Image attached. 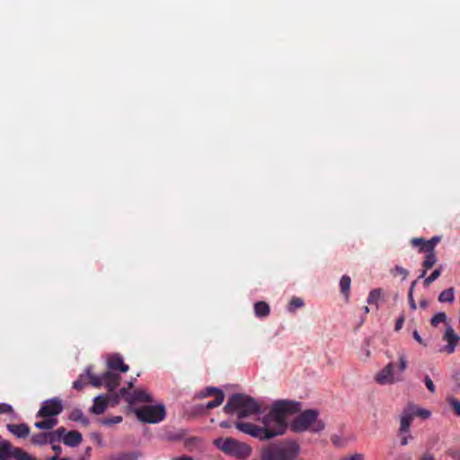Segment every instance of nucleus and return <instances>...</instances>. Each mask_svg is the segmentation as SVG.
<instances>
[{"label": "nucleus", "mask_w": 460, "mask_h": 460, "mask_svg": "<svg viewBox=\"0 0 460 460\" xmlns=\"http://www.w3.org/2000/svg\"><path fill=\"white\" fill-rule=\"evenodd\" d=\"M301 411V403L291 400H279L273 403L270 412L262 419L265 425H272L278 435H283L288 428L289 416Z\"/></svg>", "instance_id": "obj_1"}, {"label": "nucleus", "mask_w": 460, "mask_h": 460, "mask_svg": "<svg viewBox=\"0 0 460 460\" xmlns=\"http://www.w3.org/2000/svg\"><path fill=\"white\" fill-rule=\"evenodd\" d=\"M87 379L93 386L100 387L103 385L109 392H112L119 386L121 377L119 374L111 371H105L101 376H95L93 374V367L89 366L86 367L85 373L81 374L78 379L73 383V388L82 390Z\"/></svg>", "instance_id": "obj_2"}, {"label": "nucleus", "mask_w": 460, "mask_h": 460, "mask_svg": "<svg viewBox=\"0 0 460 460\" xmlns=\"http://www.w3.org/2000/svg\"><path fill=\"white\" fill-rule=\"evenodd\" d=\"M224 411L227 414L235 412L240 419L247 418L258 414L261 411V404L249 395L234 394L224 406Z\"/></svg>", "instance_id": "obj_3"}, {"label": "nucleus", "mask_w": 460, "mask_h": 460, "mask_svg": "<svg viewBox=\"0 0 460 460\" xmlns=\"http://www.w3.org/2000/svg\"><path fill=\"white\" fill-rule=\"evenodd\" d=\"M299 453V446L293 441L271 444L261 450V460H293Z\"/></svg>", "instance_id": "obj_4"}, {"label": "nucleus", "mask_w": 460, "mask_h": 460, "mask_svg": "<svg viewBox=\"0 0 460 460\" xmlns=\"http://www.w3.org/2000/svg\"><path fill=\"white\" fill-rule=\"evenodd\" d=\"M215 446L224 453L238 458H244L251 453V447L232 438H219L214 441Z\"/></svg>", "instance_id": "obj_5"}, {"label": "nucleus", "mask_w": 460, "mask_h": 460, "mask_svg": "<svg viewBox=\"0 0 460 460\" xmlns=\"http://www.w3.org/2000/svg\"><path fill=\"white\" fill-rule=\"evenodd\" d=\"M235 427L240 431L260 440H267L279 436L272 425L263 424V427H259L250 422L238 421L235 423Z\"/></svg>", "instance_id": "obj_6"}, {"label": "nucleus", "mask_w": 460, "mask_h": 460, "mask_svg": "<svg viewBox=\"0 0 460 460\" xmlns=\"http://www.w3.org/2000/svg\"><path fill=\"white\" fill-rule=\"evenodd\" d=\"M137 419L145 423H158L165 418V408L163 404L144 406L136 411Z\"/></svg>", "instance_id": "obj_7"}, {"label": "nucleus", "mask_w": 460, "mask_h": 460, "mask_svg": "<svg viewBox=\"0 0 460 460\" xmlns=\"http://www.w3.org/2000/svg\"><path fill=\"white\" fill-rule=\"evenodd\" d=\"M119 398H123L128 404L151 402L153 401L151 395L146 390L137 389L130 393L126 387L120 388L119 394L112 395L114 403H118Z\"/></svg>", "instance_id": "obj_8"}, {"label": "nucleus", "mask_w": 460, "mask_h": 460, "mask_svg": "<svg viewBox=\"0 0 460 460\" xmlns=\"http://www.w3.org/2000/svg\"><path fill=\"white\" fill-rule=\"evenodd\" d=\"M316 420V411L307 410L297 415L290 423V429L294 432L306 430Z\"/></svg>", "instance_id": "obj_9"}, {"label": "nucleus", "mask_w": 460, "mask_h": 460, "mask_svg": "<svg viewBox=\"0 0 460 460\" xmlns=\"http://www.w3.org/2000/svg\"><path fill=\"white\" fill-rule=\"evenodd\" d=\"M375 380L380 385H386L400 382L402 377L394 373V365L390 362L376 375Z\"/></svg>", "instance_id": "obj_10"}, {"label": "nucleus", "mask_w": 460, "mask_h": 460, "mask_svg": "<svg viewBox=\"0 0 460 460\" xmlns=\"http://www.w3.org/2000/svg\"><path fill=\"white\" fill-rule=\"evenodd\" d=\"M63 411V405L58 398L47 400L41 405L37 413V417H54L60 414Z\"/></svg>", "instance_id": "obj_11"}, {"label": "nucleus", "mask_w": 460, "mask_h": 460, "mask_svg": "<svg viewBox=\"0 0 460 460\" xmlns=\"http://www.w3.org/2000/svg\"><path fill=\"white\" fill-rule=\"evenodd\" d=\"M63 432L64 427H59L54 431L35 434L31 437V441L34 445L54 444L60 441Z\"/></svg>", "instance_id": "obj_12"}, {"label": "nucleus", "mask_w": 460, "mask_h": 460, "mask_svg": "<svg viewBox=\"0 0 460 460\" xmlns=\"http://www.w3.org/2000/svg\"><path fill=\"white\" fill-rule=\"evenodd\" d=\"M439 242V236H433L428 241L423 238H413L411 241L413 247L419 248V252H435V247Z\"/></svg>", "instance_id": "obj_13"}, {"label": "nucleus", "mask_w": 460, "mask_h": 460, "mask_svg": "<svg viewBox=\"0 0 460 460\" xmlns=\"http://www.w3.org/2000/svg\"><path fill=\"white\" fill-rule=\"evenodd\" d=\"M107 366L109 368L108 371H111L112 373H114L113 371L126 373L129 369V367L124 363L122 357L119 354L111 355L108 358Z\"/></svg>", "instance_id": "obj_14"}, {"label": "nucleus", "mask_w": 460, "mask_h": 460, "mask_svg": "<svg viewBox=\"0 0 460 460\" xmlns=\"http://www.w3.org/2000/svg\"><path fill=\"white\" fill-rule=\"evenodd\" d=\"M82 440L83 437L80 432L76 430L66 431L65 428L63 434L60 436V441L71 447L79 446Z\"/></svg>", "instance_id": "obj_15"}, {"label": "nucleus", "mask_w": 460, "mask_h": 460, "mask_svg": "<svg viewBox=\"0 0 460 460\" xmlns=\"http://www.w3.org/2000/svg\"><path fill=\"white\" fill-rule=\"evenodd\" d=\"M443 340L447 342V345L445 347V351L448 354L453 353L459 341V337L455 333L451 326H447L443 336Z\"/></svg>", "instance_id": "obj_16"}, {"label": "nucleus", "mask_w": 460, "mask_h": 460, "mask_svg": "<svg viewBox=\"0 0 460 460\" xmlns=\"http://www.w3.org/2000/svg\"><path fill=\"white\" fill-rule=\"evenodd\" d=\"M413 413L411 412V409L408 406L402 411L401 419H400V429L399 432L401 434L407 433L410 430L411 422L413 420Z\"/></svg>", "instance_id": "obj_17"}, {"label": "nucleus", "mask_w": 460, "mask_h": 460, "mask_svg": "<svg viewBox=\"0 0 460 460\" xmlns=\"http://www.w3.org/2000/svg\"><path fill=\"white\" fill-rule=\"evenodd\" d=\"M109 399L107 395H99L94 398L93 404L91 407V412L100 415L105 411L108 407Z\"/></svg>", "instance_id": "obj_18"}, {"label": "nucleus", "mask_w": 460, "mask_h": 460, "mask_svg": "<svg viewBox=\"0 0 460 460\" xmlns=\"http://www.w3.org/2000/svg\"><path fill=\"white\" fill-rule=\"evenodd\" d=\"M7 429L19 438H27L30 434V427L26 423L7 424Z\"/></svg>", "instance_id": "obj_19"}, {"label": "nucleus", "mask_w": 460, "mask_h": 460, "mask_svg": "<svg viewBox=\"0 0 460 460\" xmlns=\"http://www.w3.org/2000/svg\"><path fill=\"white\" fill-rule=\"evenodd\" d=\"M16 448L12 447L8 440L0 441V460H8V457H13V451Z\"/></svg>", "instance_id": "obj_20"}, {"label": "nucleus", "mask_w": 460, "mask_h": 460, "mask_svg": "<svg viewBox=\"0 0 460 460\" xmlns=\"http://www.w3.org/2000/svg\"><path fill=\"white\" fill-rule=\"evenodd\" d=\"M270 305L264 301H259L254 304V314L259 318L267 317L270 314Z\"/></svg>", "instance_id": "obj_21"}, {"label": "nucleus", "mask_w": 460, "mask_h": 460, "mask_svg": "<svg viewBox=\"0 0 460 460\" xmlns=\"http://www.w3.org/2000/svg\"><path fill=\"white\" fill-rule=\"evenodd\" d=\"M350 283L351 279L347 275L342 276L340 280V290L346 302H348L349 299Z\"/></svg>", "instance_id": "obj_22"}, {"label": "nucleus", "mask_w": 460, "mask_h": 460, "mask_svg": "<svg viewBox=\"0 0 460 460\" xmlns=\"http://www.w3.org/2000/svg\"><path fill=\"white\" fill-rule=\"evenodd\" d=\"M142 456L139 451L121 453L111 457V460H138Z\"/></svg>", "instance_id": "obj_23"}, {"label": "nucleus", "mask_w": 460, "mask_h": 460, "mask_svg": "<svg viewBox=\"0 0 460 460\" xmlns=\"http://www.w3.org/2000/svg\"><path fill=\"white\" fill-rule=\"evenodd\" d=\"M58 424V420L49 417L40 421L35 422V427L39 429H51Z\"/></svg>", "instance_id": "obj_24"}, {"label": "nucleus", "mask_w": 460, "mask_h": 460, "mask_svg": "<svg viewBox=\"0 0 460 460\" xmlns=\"http://www.w3.org/2000/svg\"><path fill=\"white\" fill-rule=\"evenodd\" d=\"M438 301L440 303L449 302L452 303L455 300V289L454 288H449L447 289L443 290L438 296Z\"/></svg>", "instance_id": "obj_25"}, {"label": "nucleus", "mask_w": 460, "mask_h": 460, "mask_svg": "<svg viewBox=\"0 0 460 460\" xmlns=\"http://www.w3.org/2000/svg\"><path fill=\"white\" fill-rule=\"evenodd\" d=\"M68 418L72 421H80L81 423H83L85 426L88 425V423H89L88 419L84 416L83 411L79 409L73 410L71 411V413L69 414Z\"/></svg>", "instance_id": "obj_26"}, {"label": "nucleus", "mask_w": 460, "mask_h": 460, "mask_svg": "<svg viewBox=\"0 0 460 460\" xmlns=\"http://www.w3.org/2000/svg\"><path fill=\"white\" fill-rule=\"evenodd\" d=\"M427 254L422 262V267L426 270L431 269L437 262V256L435 252H425Z\"/></svg>", "instance_id": "obj_27"}, {"label": "nucleus", "mask_w": 460, "mask_h": 460, "mask_svg": "<svg viewBox=\"0 0 460 460\" xmlns=\"http://www.w3.org/2000/svg\"><path fill=\"white\" fill-rule=\"evenodd\" d=\"M224 399H225V394L223 392H220V393H218V394H217V396L215 397V399L213 401L208 402L206 404V406H201V408H205L207 410L216 408L223 403Z\"/></svg>", "instance_id": "obj_28"}, {"label": "nucleus", "mask_w": 460, "mask_h": 460, "mask_svg": "<svg viewBox=\"0 0 460 460\" xmlns=\"http://www.w3.org/2000/svg\"><path fill=\"white\" fill-rule=\"evenodd\" d=\"M304 306V301L300 297L293 296L288 305V310L294 313L296 309Z\"/></svg>", "instance_id": "obj_29"}, {"label": "nucleus", "mask_w": 460, "mask_h": 460, "mask_svg": "<svg viewBox=\"0 0 460 460\" xmlns=\"http://www.w3.org/2000/svg\"><path fill=\"white\" fill-rule=\"evenodd\" d=\"M408 407L411 409L413 417L418 416L422 419H428L430 416V411L428 410L418 408L413 404H409Z\"/></svg>", "instance_id": "obj_30"}, {"label": "nucleus", "mask_w": 460, "mask_h": 460, "mask_svg": "<svg viewBox=\"0 0 460 460\" xmlns=\"http://www.w3.org/2000/svg\"><path fill=\"white\" fill-rule=\"evenodd\" d=\"M442 273V266L437 268L432 273L424 279L423 284L425 287H429L432 282L440 277Z\"/></svg>", "instance_id": "obj_31"}, {"label": "nucleus", "mask_w": 460, "mask_h": 460, "mask_svg": "<svg viewBox=\"0 0 460 460\" xmlns=\"http://www.w3.org/2000/svg\"><path fill=\"white\" fill-rule=\"evenodd\" d=\"M382 289L376 288L370 291L368 297H367V304H377L378 300L381 297Z\"/></svg>", "instance_id": "obj_32"}, {"label": "nucleus", "mask_w": 460, "mask_h": 460, "mask_svg": "<svg viewBox=\"0 0 460 460\" xmlns=\"http://www.w3.org/2000/svg\"><path fill=\"white\" fill-rule=\"evenodd\" d=\"M390 272L394 277L402 276V279H405L409 274V271L406 269H404L401 266H398V265H396L394 268H393L390 270Z\"/></svg>", "instance_id": "obj_33"}, {"label": "nucleus", "mask_w": 460, "mask_h": 460, "mask_svg": "<svg viewBox=\"0 0 460 460\" xmlns=\"http://www.w3.org/2000/svg\"><path fill=\"white\" fill-rule=\"evenodd\" d=\"M223 392L222 390L216 388V387H207L205 391L201 392L199 394V398L208 397V396H217L218 393Z\"/></svg>", "instance_id": "obj_34"}, {"label": "nucleus", "mask_w": 460, "mask_h": 460, "mask_svg": "<svg viewBox=\"0 0 460 460\" xmlns=\"http://www.w3.org/2000/svg\"><path fill=\"white\" fill-rule=\"evenodd\" d=\"M52 449L55 452V455L52 457H50L49 460H72L69 457H63V458L59 459V456L62 452V447L60 446L55 445V443H54V444H52Z\"/></svg>", "instance_id": "obj_35"}, {"label": "nucleus", "mask_w": 460, "mask_h": 460, "mask_svg": "<svg viewBox=\"0 0 460 460\" xmlns=\"http://www.w3.org/2000/svg\"><path fill=\"white\" fill-rule=\"evenodd\" d=\"M416 283H417V280H414L411 283V288L408 292V300H409L410 306L412 310H416V308H417L416 303L413 299V289H414Z\"/></svg>", "instance_id": "obj_36"}, {"label": "nucleus", "mask_w": 460, "mask_h": 460, "mask_svg": "<svg viewBox=\"0 0 460 460\" xmlns=\"http://www.w3.org/2000/svg\"><path fill=\"white\" fill-rule=\"evenodd\" d=\"M447 320V314L443 312L436 314L431 319V324L437 326L440 323H444Z\"/></svg>", "instance_id": "obj_37"}, {"label": "nucleus", "mask_w": 460, "mask_h": 460, "mask_svg": "<svg viewBox=\"0 0 460 460\" xmlns=\"http://www.w3.org/2000/svg\"><path fill=\"white\" fill-rule=\"evenodd\" d=\"M448 402L452 406L455 414L460 417V401L452 397L448 400Z\"/></svg>", "instance_id": "obj_38"}, {"label": "nucleus", "mask_w": 460, "mask_h": 460, "mask_svg": "<svg viewBox=\"0 0 460 460\" xmlns=\"http://www.w3.org/2000/svg\"><path fill=\"white\" fill-rule=\"evenodd\" d=\"M331 440L332 444L337 447H343L345 446V441L342 438L339 437L338 435H332L331 437Z\"/></svg>", "instance_id": "obj_39"}, {"label": "nucleus", "mask_w": 460, "mask_h": 460, "mask_svg": "<svg viewBox=\"0 0 460 460\" xmlns=\"http://www.w3.org/2000/svg\"><path fill=\"white\" fill-rule=\"evenodd\" d=\"M13 411V409L10 404L4 402L0 403V414H11Z\"/></svg>", "instance_id": "obj_40"}, {"label": "nucleus", "mask_w": 460, "mask_h": 460, "mask_svg": "<svg viewBox=\"0 0 460 460\" xmlns=\"http://www.w3.org/2000/svg\"><path fill=\"white\" fill-rule=\"evenodd\" d=\"M407 367V359L404 354L399 355V370L403 372Z\"/></svg>", "instance_id": "obj_41"}, {"label": "nucleus", "mask_w": 460, "mask_h": 460, "mask_svg": "<svg viewBox=\"0 0 460 460\" xmlns=\"http://www.w3.org/2000/svg\"><path fill=\"white\" fill-rule=\"evenodd\" d=\"M121 421H122L121 416H114V417H111L109 419H105L103 420V423L107 424V425H111V424H118V423H120Z\"/></svg>", "instance_id": "obj_42"}, {"label": "nucleus", "mask_w": 460, "mask_h": 460, "mask_svg": "<svg viewBox=\"0 0 460 460\" xmlns=\"http://www.w3.org/2000/svg\"><path fill=\"white\" fill-rule=\"evenodd\" d=\"M404 321H405V316H404V314H402L398 317V319H397V321H396V323H395V325H394V331H395V332H399V331L402 328V325H403Z\"/></svg>", "instance_id": "obj_43"}, {"label": "nucleus", "mask_w": 460, "mask_h": 460, "mask_svg": "<svg viewBox=\"0 0 460 460\" xmlns=\"http://www.w3.org/2000/svg\"><path fill=\"white\" fill-rule=\"evenodd\" d=\"M424 382H425V385H426V387L428 388V390L431 393H434L435 392V385L428 376H425Z\"/></svg>", "instance_id": "obj_44"}, {"label": "nucleus", "mask_w": 460, "mask_h": 460, "mask_svg": "<svg viewBox=\"0 0 460 460\" xmlns=\"http://www.w3.org/2000/svg\"><path fill=\"white\" fill-rule=\"evenodd\" d=\"M447 455L453 459L460 460V449H449Z\"/></svg>", "instance_id": "obj_45"}, {"label": "nucleus", "mask_w": 460, "mask_h": 460, "mask_svg": "<svg viewBox=\"0 0 460 460\" xmlns=\"http://www.w3.org/2000/svg\"><path fill=\"white\" fill-rule=\"evenodd\" d=\"M412 336H413V339L418 342L420 343V345H423V346H426V343L424 342V341L422 340V338L420 337V335L419 334L418 331L417 330H414L413 332H412Z\"/></svg>", "instance_id": "obj_46"}, {"label": "nucleus", "mask_w": 460, "mask_h": 460, "mask_svg": "<svg viewBox=\"0 0 460 460\" xmlns=\"http://www.w3.org/2000/svg\"><path fill=\"white\" fill-rule=\"evenodd\" d=\"M341 460H365L362 454H354L350 456L344 457Z\"/></svg>", "instance_id": "obj_47"}, {"label": "nucleus", "mask_w": 460, "mask_h": 460, "mask_svg": "<svg viewBox=\"0 0 460 460\" xmlns=\"http://www.w3.org/2000/svg\"><path fill=\"white\" fill-rule=\"evenodd\" d=\"M418 460H436L434 456L427 451L421 455V456Z\"/></svg>", "instance_id": "obj_48"}, {"label": "nucleus", "mask_w": 460, "mask_h": 460, "mask_svg": "<svg viewBox=\"0 0 460 460\" xmlns=\"http://www.w3.org/2000/svg\"><path fill=\"white\" fill-rule=\"evenodd\" d=\"M172 460H193V458L188 456H181L179 457H175Z\"/></svg>", "instance_id": "obj_49"}, {"label": "nucleus", "mask_w": 460, "mask_h": 460, "mask_svg": "<svg viewBox=\"0 0 460 460\" xmlns=\"http://www.w3.org/2000/svg\"><path fill=\"white\" fill-rule=\"evenodd\" d=\"M220 427H221V428H225V429H226V428H229V427H230V423H229L228 421H222V422L220 423Z\"/></svg>", "instance_id": "obj_50"}, {"label": "nucleus", "mask_w": 460, "mask_h": 460, "mask_svg": "<svg viewBox=\"0 0 460 460\" xmlns=\"http://www.w3.org/2000/svg\"><path fill=\"white\" fill-rule=\"evenodd\" d=\"M317 427H318V432H319L320 430L324 429V424L321 420H318Z\"/></svg>", "instance_id": "obj_51"}, {"label": "nucleus", "mask_w": 460, "mask_h": 460, "mask_svg": "<svg viewBox=\"0 0 460 460\" xmlns=\"http://www.w3.org/2000/svg\"><path fill=\"white\" fill-rule=\"evenodd\" d=\"M420 306L422 307V308H426L428 306V301L426 300H421L420 302Z\"/></svg>", "instance_id": "obj_52"}, {"label": "nucleus", "mask_w": 460, "mask_h": 460, "mask_svg": "<svg viewBox=\"0 0 460 460\" xmlns=\"http://www.w3.org/2000/svg\"><path fill=\"white\" fill-rule=\"evenodd\" d=\"M427 270L426 269H424L422 271H420V275L419 276L418 279H422L426 276V273H427Z\"/></svg>", "instance_id": "obj_53"}, {"label": "nucleus", "mask_w": 460, "mask_h": 460, "mask_svg": "<svg viewBox=\"0 0 460 460\" xmlns=\"http://www.w3.org/2000/svg\"><path fill=\"white\" fill-rule=\"evenodd\" d=\"M407 443H408L407 438H405V437L402 438L401 440V445L405 446V445H407Z\"/></svg>", "instance_id": "obj_54"}, {"label": "nucleus", "mask_w": 460, "mask_h": 460, "mask_svg": "<svg viewBox=\"0 0 460 460\" xmlns=\"http://www.w3.org/2000/svg\"><path fill=\"white\" fill-rule=\"evenodd\" d=\"M133 385H134L133 381H130V382L128 383V387H126V388L128 389V392H129V389H131V388L133 387Z\"/></svg>", "instance_id": "obj_55"}, {"label": "nucleus", "mask_w": 460, "mask_h": 460, "mask_svg": "<svg viewBox=\"0 0 460 460\" xmlns=\"http://www.w3.org/2000/svg\"><path fill=\"white\" fill-rule=\"evenodd\" d=\"M369 312V309L367 306H364V313L367 314Z\"/></svg>", "instance_id": "obj_56"}]
</instances>
